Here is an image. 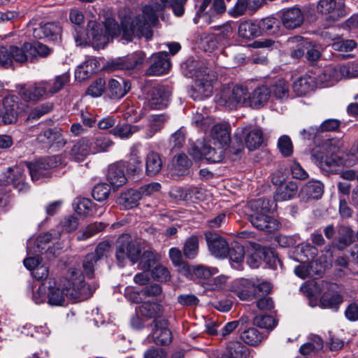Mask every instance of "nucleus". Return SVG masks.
I'll return each mask as SVG.
<instances>
[{
  "mask_svg": "<svg viewBox=\"0 0 358 358\" xmlns=\"http://www.w3.org/2000/svg\"><path fill=\"white\" fill-rule=\"evenodd\" d=\"M187 0H151L143 7L142 15H137L131 22H122V29L125 39L130 41L132 36H143L150 39L152 36L151 26L158 22V13L165 8L171 7L176 16L184 13Z\"/></svg>",
  "mask_w": 358,
  "mask_h": 358,
  "instance_id": "f257e3e1",
  "label": "nucleus"
},
{
  "mask_svg": "<svg viewBox=\"0 0 358 358\" xmlns=\"http://www.w3.org/2000/svg\"><path fill=\"white\" fill-rule=\"evenodd\" d=\"M48 303L50 306H60L65 302V297L71 299L83 300L91 296L97 285L90 286L84 281L82 273L76 268H71L68 276L57 285L48 282Z\"/></svg>",
  "mask_w": 358,
  "mask_h": 358,
  "instance_id": "f03ea898",
  "label": "nucleus"
},
{
  "mask_svg": "<svg viewBox=\"0 0 358 358\" xmlns=\"http://www.w3.org/2000/svg\"><path fill=\"white\" fill-rule=\"evenodd\" d=\"M185 75L194 78V86L189 91L194 100H201L210 96L213 92V83L216 80L215 73L199 62L187 60L185 64Z\"/></svg>",
  "mask_w": 358,
  "mask_h": 358,
  "instance_id": "7ed1b4c3",
  "label": "nucleus"
},
{
  "mask_svg": "<svg viewBox=\"0 0 358 358\" xmlns=\"http://www.w3.org/2000/svg\"><path fill=\"white\" fill-rule=\"evenodd\" d=\"M343 142L339 138H329L311 150V158L320 168L326 172H336L345 164L339 155Z\"/></svg>",
  "mask_w": 358,
  "mask_h": 358,
  "instance_id": "20e7f679",
  "label": "nucleus"
},
{
  "mask_svg": "<svg viewBox=\"0 0 358 358\" xmlns=\"http://www.w3.org/2000/svg\"><path fill=\"white\" fill-rule=\"evenodd\" d=\"M273 201L266 198H259L249 202L251 213L248 220L254 227L266 232H273L280 228L279 222L268 213L272 208Z\"/></svg>",
  "mask_w": 358,
  "mask_h": 358,
  "instance_id": "39448f33",
  "label": "nucleus"
},
{
  "mask_svg": "<svg viewBox=\"0 0 358 358\" xmlns=\"http://www.w3.org/2000/svg\"><path fill=\"white\" fill-rule=\"evenodd\" d=\"M141 250L140 245L134 241L128 234L121 235L116 245L115 257L121 266L127 260L132 264L136 263L141 257Z\"/></svg>",
  "mask_w": 358,
  "mask_h": 358,
  "instance_id": "423d86ee",
  "label": "nucleus"
},
{
  "mask_svg": "<svg viewBox=\"0 0 358 358\" xmlns=\"http://www.w3.org/2000/svg\"><path fill=\"white\" fill-rule=\"evenodd\" d=\"M120 32L118 24L114 22H108L103 31L101 24H94L90 32L92 42L96 48H103L109 42V37H114Z\"/></svg>",
  "mask_w": 358,
  "mask_h": 358,
  "instance_id": "0eeeda50",
  "label": "nucleus"
},
{
  "mask_svg": "<svg viewBox=\"0 0 358 358\" xmlns=\"http://www.w3.org/2000/svg\"><path fill=\"white\" fill-rule=\"evenodd\" d=\"M62 164V157L59 155L41 159L35 162L28 164L31 179L38 180L41 177L48 176V169L56 167Z\"/></svg>",
  "mask_w": 358,
  "mask_h": 358,
  "instance_id": "6e6552de",
  "label": "nucleus"
},
{
  "mask_svg": "<svg viewBox=\"0 0 358 358\" xmlns=\"http://www.w3.org/2000/svg\"><path fill=\"white\" fill-rule=\"evenodd\" d=\"M316 8L319 13L328 15L334 21L346 15L344 0H320Z\"/></svg>",
  "mask_w": 358,
  "mask_h": 358,
  "instance_id": "1a4fd4ad",
  "label": "nucleus"
},
{
  "mask_svg": "<svg viewBox=\"0 0 358 358\" xmlns=\"http://www.w3.org/2000/svg\"><path fill=\"white\" fill-rule=\"evenodd\" d=\"M205 238L211 255L220 258H224L227 256L229 245L222 236L217 233L207 231L205 233Z\"/></svg>",
  "mask_w": 358,
  "mask_h": 358,
  "instance_id": "9d476101",
  "label": "nucleus"
},
{
  "mask_svg": "<svg viewBox=\"0 0 358 358\" xmlns=\"http://www.w3.org/2000/svg\"><path fill=\"white\" fill-rule=\"evenodd\" d=\"M170 95V92L164 86L152 87L148 94L147 106L150 109H162L168 105Z\"/></svg>",
  "mask_w": 358,
  "mask_h": 358,
  "instance_id": "9b49d317",
  "label": "nucleus"
},
{
  "mask_svg": "<svg viewBox=\"0 0 358 358\" xmlns=\"http://www.w3.org/2000/svg\"><path fill=\"white\" fill-rule=\"evenodd\" d=\"M1 117L4 124H13L18 115V98L15 95H8L3 99Z\"/></svg>",
  "mask_w": 358,
  "mask_h": 358,
  "instance_id": "f8f14e48",
  "label": "nucleus"
},
{
  "mask_svg": "<svg viewBox=\"0 0 358 358\" xmlns=\"http://www.w3.org/2000/svg\"><path fill=\"white\" fill-rule=\"evenodd\" d=\"M145 55L138 52L128 57L117 58L109 65L113 70H131L139 68L144 62Z\"/></svg>",
  "mask_w": 358,
  "mask_h": 358,
  "instance_id": "ddd939ff",
  "label": "nucleus"
},
{
  "mask_svg": "<svg viewBox=\"0 0 358 358\" xmlns=\"http://www.w3.org/2000/svg\"><path fill=\"white\" fill-rule=\"evenodd\" d=\"M171 67L169 54L166 52H159L151 57V65L147 69L148 76H161L168 72Z\"/></svg>",
  "mask_w": 358,
  "mask_h": 358,
  "instance_id": "4468645a",
  "label": "nucleus"
},
{
  "mask_svg": "<svg viewBox=\"0 0 358 358\" xmlns=\"http://www.w3.org/2000/svg\"><path fill=\"white\" fill-rule=\"evenodd\" d=\"M61 27L53 22L41 24L33 29V36L36 38H48L50 41H58L61 38Z\"/></svg>",
  "mask_w": 358,
  "mask_h": 358,
  "instance_id": "2eb2a0df",
  "label": "nucleus"
},
{
  "mask_svg": "<svg viewBox=\"0 0 358 358\" xmlns=\"http://www.w3.org/2000/svg\"><path fill=\"white\" fill-rule=\"evenodd\" d=\"M20 94L22 99L27 101H37L43 96H49L48 82L43 81L28 88H22Z\"/></svg>",
  "mask_w": 358,
  "mask_h": 358,
  "instance_id": "dca6fc26",
  "label": "nucleus"
},
{
  "mask_svg": "<svg viewBox=\"0 0 358 358\" xmlns=\"http://www.w3.org/2000/svg\"><path fill=\"white\" fill-rule=\"evenodd\" d=\"M281 20L285 28L294 29L302 24L303 15L299 8L293 7L282 12Z\"/></svg>",
  "mask_w": 358,
  "mask_h": 358,
  "instance_id": "f3484780",
  "label": "nucleus"
},
{
  "mask_svg": "<svg viewBox=\"0 0 358 358\" xmlns=\"http://www.w3.org/2000/svg\"><path fill=\"white\" fill-rule=\"evenodd\" d=\"M155 329L152 331V338L157 345H167L171 342V331L166 327V321L164 319L154 320Z\"/></svg>",
  "mask_w": 358,
  "mask_h": 358,
  "instance_id": "a211bd4d",
  "label": "nucleus"
},
{
  "mask_svg": "<svg viewBox=\"0 0 358 358\" xmlns=\"http://www.w3.org/2000/svg\"><path fill=\"white\" fill-rule=\"evenodd\" d=\"M324 192V185L319 180H310L305 184L299 192V196L302 200L320 199Z\"/></svg>",
  "mask_w": 358,
  "mask_h": 358,
  "instance_id": "6ab92c4d",
  "label": "nucleus"
},
{
  "mask_svg": "<svg viewBox=\"0 0 358 358\" xmlns=\"http://www.w3.org/2000/svg\"><path fill=\"white\" fill-rule=\"evenodd\" d=\"M36 141L42 147H50L55 143H63L64 139L59 129H47L38 134Z\"/></svg>",
  "mask_w": 358,
  "mask_h": 358,
  "instance_id": "aec40b11",
  "label": "nucleus"
},
{
  "mask_svg": "<svg viewBox=\"0 0 358 358\" xmlns=\"http://www.w3.org/2000/svg\"><path fill=\"white\" fill-rule=\"evenodd\" d=\"M248 96V106L258 108L267 103L271 96V90L267 86L262 85L255 88Z\"/></svg>",
  "mask_w": 358,
  "mask_h": 358,
  "instance_id": "412c9836",
  "label": "nucleus"
},
{
  "mask_svg": "<svg viewBox=\"0 0 358 358\" xmlns=\"http://www.w3.org/2000/svg\"><path fill=\"white\" fill-rule=\"evenodd\" d=\"M107 180L113 187H118L125 184L127 178L124 174V166L121 163L110 165Z\"/></svg>",
  "mask_w": 358,
  "mask_h": 358,
  "instance_id": "4be33fe9",
  "label": "nucleus"
},
{
  "mask_svg": "<svg viewBox=\"0 0 358 358\" xmlns=\"http://www.w3.org/2000/svg\"><path fill=\"white\" fill-rule=\"evenodd\" d=\"M90 154H92V147L90 140L87 138L78 141L70 151L71 157L77 162L83 161Z\"/></svg>",
  "mask_w": 358,
  "mask_h": 358,
  "instance_id": "5701e85b",
  "label": "nucleus"
},
{
  "mask_svg": "<svg viewBox=\"0 0 358 358\" xmlns=\"http://www.w3.org/2000/svg\"><path fill=\"white\" fill-rule=\"evenodd\" d=\"M298 192L297 185L289 181L282 183L276 189L273 199L275 201H284L293 199Z\"/></svg>",
  "mask_w": 358,
  "mask_h": 358,
  "instance_id": "b1692460",
  "label": "nucleus"
},
{
  "mask_svg": "<svg viewBox=\"0 0 358 358\" xmlns=\"http://www.w3.org/2000/svg\"><path fill=\"white\" fill-rule=\"evenodd\" d=\"M108 88L111 97L120 99L129 91L131 84L129 80H125L122 78H119L117 80L112 78L108 81Z\"/></svg>",
  "mask_w": 358,
  "mask_h": 358,
  "instance_id": "393cba45",
  "label": "nucleus"
},
{
  "mask_svg": "<svg viewBox=\"0 0 358 358\" xmlns=\"http://www.w3.org/2000/svg\"><path fill=\"white\" fill-rule=\"evenodd\" d=\"M341 79L338 65L327 66L317 76V82L324 86L332 85Z\"/></svg>",
  "mask_w": 358,
  "mask_h": 358,
  "instance_id": "a878e982",
  "label": "nucleus"
},
{
  "mask_svg": "<svg viewBox=\"0 0 358 358\" xmlns=\"http://www.w3.org/2000/svg\"><path fill=\"white\" fill-rule=\"evenodd\" d=\"M191 162L187 155L180 154L176 157L173 167L171 169V176L174 179H179L181 176L189 174Z\"/></svg>",
  "mask_w": 358,
  "mask_h": 358,
  "instance_id": "bb28decb",
  "label": "nucleus"
},
{
  "mask_svg": "<svg viewBox=\"0 0 358 358\" xmlns=\"http://www.w3.org/2000/svg\"><path fill=\"white\" fill-rule=\"evenodd\" d=\"M210 135L215 144L217 142L218 145L224 148L230 141L229 127L227 124H215L211 129Z\"/></svg>",
  "mask_w": 358,
  "mask_h": 358,
  "instance_id": "cd10ccee",
  "label": "nucleus"
},
{
  "mask_svg": "<svg viewBox=\"0 0 358 358\" xmlns=\"http://www.w3.org/2000/svg\"><path fill=\"white\" fill-rule=\"evenodd\" d=\"M99 62L94 58L87 59L77 67L75 71L76 79L82 81L98 70Z\"/></svg>",
  "mask_w": 358,
  "mask_h": 358,
  "instance_id": "c85d7f7f",
  "label": "nucleus"
},
{
  "mask_svg": "<svg viewBox=\"0 0 358 358\" xmlns=\"http://www.w3.org/2000/svg\"><path fill=\"white\" fill-rule=\"evenodd\" d=\"M137 313L146 318L159 317L162 314V307L157 303L150 301L143 302L136 309Z\"/></svg>",
  "mask_w": 358,
  "mask_h": 358,
  "instance_id": "c756f323",
  "label": "nucleus"
},
{
  "mask_svg": "<svg viewBox=\"0 0 358 358\" xmlns=\"http://www.w3.org/2000/svg\"><path fill=\"white\" fill-rule=\"evenodd\" d=\"M245 134V144L249 150H254L259 148L264 142L263 134L259 129L248 130L244 129Z\"/></svg>",
  "mask_w": 358,
  "mask_h": 358,
  "instance_id": "7c9ffc66",
  "label": "nucleus"
},
{
  "mask_svg": "<svg viewBox=\"0 0 358 358\" xmlns=\"http://www.w3.org/2000/svg\"><path fill=\"white\" fill-rule=\"evenodd\" d=\"M292 87L296 95L300 96L306 95L314 89L315 78L307 75L302 76L293 83Z\"/></svg>",
  "mask_w": 358,
  "mask_h": 358,
  "instance_id": "2f4dec72",
  "label": "nucleus"
},
{
  "mask_svg": "<svg viewBox=\"0 0 358 358\" xmlns=\"http://www.w3.org/2000/svg\"><path fill=\"white\" fill-rule=\"evenodd\" d=\"M90 141L92 154L108 152L114 145L113 141L109 136L103 134L93 137Z\"/></svg>",
  "mask_w": 358,
  "mask_h": 358,
  "instance_id": "473e14b6",
  "label": "nucleus"
},
{
  "mask_svg": "<svg viewBox=\"0 0 358 358\" xmlns=\"http://www.w3.org/2000/svg\"><path fill=\"white\" fill-rule=\"evenodd\" d=\"M169 117L165 114L152 115L149 117V127L145 134V138H151L159 131L164 127V123L168 120Z\"/></svg>",
  "mask_w": 358,
  "mask_h": 358,
  "instance_id": "72a5a7b5",
  "label": "nucleus"
},
{
  "mask_svg": "<svg viewBox=\"0 0 358 358\" xmlns=\"http://www.w3.org/2000/svg\"><path fill=\"white\" fill-rule=\"evenodd\" d=\"M141 129L138 125H132L127 123L118 124L110 131V134L121 139H128Z\"/></svg>",
  "mask_w": 358,
  "mask_h": 358,
  "instance_id": "f704fd0d",
  "label": "nucleus"
},
{
  "mask_svg": "<svg viewBox=\"0 0 358 358\" xmlns=\"http://www.w3.org/2000/svg\"><path fill=\"white\" fill-rule=\"evenodd\" d=\"M233 89L224 87L215 96L217 104L224 106L229 109H234L238 107L237 103L234 102V96L232 95Z\"/></svg>",
  "mask_w": 358,
  "mask_h": 358,
  "instance_id": "c9c22d12",
  "label": "nucleus"
},
{
  "mask_svg": "<svg viewBox=\"0 0 358 358\" xmlns=\"http://www.w3.org/2000/svg\"><path fill=\"white\" fill-rule=\"evenodd\" d=\"M145 171L149 176H155L158 174L162 167V161L160 155L155 152H150L145 160Z\"/></svg>",
  "mask_w": 358,
  "mask_h": 358,
  "instance_id": "e433bc0d",
  "label": "nucleus"
},
{
  "mask_svg": "<svg viewBox=\"0 0 358 358\" xmlns=\"http://www.w3.org/2000/svg\"><path fill=\"white\" fill-rule=\"evenodd\" d=\"M141 199V194L138 189H131L121 194L119 198V203L125 208H131L137 206Z\"/></svg>",
  "mask_w": 358,
  "mask_h": 358,
  "instance_id": "4c0bfd02",
  "label": "nucleus"
},
{
  "mask_svg": "<svg viewBox=\"0 0 358 358\" xmlns=\"http://www.w3.org/2000/svg\"><path fill=\"white\" fill-rule=\"evenodd\" d=\"M238 35L246 39H250L261 35L259 26L257 23L252 21L241 22L238 27Z\"/></svg>",
  "mask_w": 358,
  "mask_h": 358,
  "instance_id": "58836bf2",
  "label": "nucleus"
},
{
  "mask_svg": "<svg viewBox=\"0 0 358 358\" xmlns=\"http://www.w3.org/2000/svg\"><path fill=\"white\" fill-rule=\"evenodd\" d=\"M203 157L211 163H218L222 161L224 155V148L217 145L213 148L210 145L204 144L203 145Z\"/></svg>",
  "mask_w": 358,
  "mask_h": 358,
  "instance_id": "ea45409f",
  "label": "nucleus"
},
{
  "mask_svg": "<svg viewBox=\"0 0 358 358\" xmlns=\"http://www.w3.org/2000/svg\"><path fill=\"white\" fill-rule=\"evenodd\" d=\"M248 355V348L241 342L235 341L228 344L222 356L229 357L230 358H247Z\"/></svg>",
  "mask_w": 358,
  "mask_h": 358,
  "instance_id": "a19ab883",
  "label": "nucleus"
},
{
  "mask_svg": "<svg viewBox=\"0 0 358 358\" xmlns=\"http://www.w3.org/2000/svg\"><path fill=\"white\" fill-rule=\"evenodd\" d=\"M323 346L322 339L319 336L313 334L308 337V341L301 346L299 352L303 355H308L321 350Z\"/></svg>",
  "mask_w": 358,
  "mask_h": 358,
  "instance_id": "79ce46f5",
  "label": "nucleus"
},
{
  "mask_svg": "<svg viewBox=\"0 0 358 358\" xmlns=\"http://www.w3.org/2000/svg\"><path fill=\"white\" fill-rule=\"evenodd\" d=\"M199 238L196 236H191L185 239L182 253L185 258L194 259L199 253Z\"/></svg>",
  "mask_w": 358,
  "mask_h": 358,
  "instance_id": "37998d69",
  "label": "nucleus"
},
{
  "mask_svg": "<svg viewBox=\"0 0 358 358\" xmlns=\"http://www.w3.org/2000/svg\"><path fill=\"white\" fill-rule=\"evenodd\" d=\"M241 338L248 345L256 346L264 340V336L256 328L250 327L241 332Z\"/></svg>",
  "mask_w": 358,
  "mask_h": 358,
  "instance_id": "c03bdc74",
  "label": "nucleus"
},
{
  "mask_svg": "<svg viewBox=\"0 0 358 358\" xmlns=\"http://www.w3.org/2000/svg\"><path fill=\"white\" fill-rule=\"evenodd\" d=\"M353 241V231L347 226L341 225L338 229V249L342 250L350 245Z\"/></svg>",
  "mask_w": 358,
  "mask_h": 358,
  "instance_id": "a18cd8bd",
  "label": "nucleus"
},
{
  "mask_svg": "<svg viewBox=\"0 0 358 358\" xmlns=\"http://www.w3.org/2000/svg\"><path fill=\"white\" fill-rule=\"evenodd\" d=\"M343 302V296L337 292H326L321 298V303L324 308L337 310Z\"/></svg>",
  "mask_w": 358,
  "mask_h": 358,
  "instance_id": "49530a36",
  "label": "nucleus"
},
{
  "mask_svg": "<svg viewBox=\"0 0 358 358\" xmlns=\"http://www.w3.org/2000/svg\"><path fill=\"white\" fill-rule=\"evenodd\" d=\"M269 89L271 94L278 99H285L289 96V85L283 79L275 81Z\"/></svg>",
  "mask_w": 358,
  "mask_h": 358,
  "instance_id": "de8ad7c7",
  "label": "nucleus"
},
{
  "mask_svg": "<svg viewBox=\"0 0 358 358\" xmlns=\"http://www.w3.org/2000/svg\"><path fill=\"white\" fill-rule=\"evenodd\" d=\"M259 31L261 34L262 31L268 34H276L280 29V22L275 17H266L262 20L259 23Z\"/></svg>",
  "mask_w": 358,
  "mask_h": 358,
  "instance_id": "09e8293b",
  "label": "nucleus"
},
{
  "mask_svg": "<svg viewBox=\"0 0 358 358\" xmlns=\"http://www.w3.org/2000/svg\"><path fill=\"white\" fill-rule=\"evenodd\" d=\"M27 43H24L20 48L11 45L13 61L19 63H24L27 61L31 62L30 50L28 48H27Z\"/></svg>",
  "mask_w": 358,
  "mask_h": 358,
  "instance_id": "8fccbe9b",
  "label": "nucleus"
},
{
  "mask_svg": "<svg viewBox=\"0 0 358 358\" xmlns=\"http://www.w3.org/2000/svg\"><path fill=\"white\" fill-rule=\"evenodd\" d=\"M29 48L31 52V62H34L37 60V57H46L48 56L52 50L45 45L41 43H36L34 44L27 43V48Z\"/></svg>",
  "mask_w": 358,
  "mask_h": 358,
  "instance_id": "3c124183",
  "label": "nucleus"
},
{
  "mask_svg": "<svg viewBox=\"0 0 358 358\" xmlns=\"http://www.w3.org/2000/svg\"><path fill=\"white\" fill-rule=\"evenodd\" d=\"M289 44H296V48L292 51L291 56L293 58L299 59L304 55V52L308 49V41L304 40L301 36H294L288 39Z\"/></svg>",
  "mask_w": 358,
  "mask_h": 358,
  "instance_id": "603ef678",
  "label": "nucleus"
},
{
  "mask_svg": "<svg viewBox=\"0 0 358 358\" xmlns=\"http://www.w3.org/2000/svg\"><path fill=\"white\" fill-rule=\"evenodd\" d=\"M241 300H248L253 296V281L242 279L240 280V287L235 291Z\"/></svg>",
  "mask_w": 358,
  "mask_h": 358,
  "instance_id": "864d4df0",
  "label": "nucleus"
},
{
  "mask_svg": "<svg viewBox=\"0 0 358 358\" xmlns=\"http://www.w3.org/2000/svg\"><path fill=\"white\" fill-rule=\"evenodd\" d=\"M23 175L24 170L20 166H17L13 168H8L6 183H13L17 187L20 185L24 186V184L22 183L24 180Z\"/></svg>",
  "mask_w": 358,
  "mask_h": 358,
  "instance_id": "5fc2aeb1",
  "label": "nucleus"
},
{
  "mask_svg": "<svg viewBox=\"0 0 358 358\" xmlns=\"http://www.w3.org/2000/svg\"><path fill=\"white\" fill-rule=\"evenodd\" d=\"M106 225L103 222H94L88 225L83 231H81L77 236L78 240L83 241L86 240L92 236L95 235L98 232L102 231L105 228Z\"/></svg>",
  "mask_w": 358,
  "mask_h": 358,
  "instance_id": "6e6d98bb",
  "label": "nucleus"
},
{
  "mask_svg": "<svg viewBox=\"0 0 358 358\" xmlns=\"http://www.w3.org/2000/svg\"><path fill=\"white\" fill-rule=\"evenodd\" d=\"M139 267L144 271H148L157 262V254L150 250L143 252L140 257Z\"/></svg>",
  "mask_w": 358,
  "mask_h": 358,
  "instance_id": "4d7b16f0",
  "label": "nucleus"
},
{
  "mask_svg": "<svg viewBox=\"0 0 358 358\" xmlns=\"http://www.w3.org/2000/svg\"><path fill=\"white\" fill-rule=\"evenodd\" d=\"M338 67L342 78L358 77V61L349 62L345 64L338 65Z\"/></svg>",
  "mask_w": 358,
  "mask_h": 358,
  "instance_id": "13d9d810",
  "label": "nucleus"
},
{
  "mask_svg": "<svg viewBox=\"0 0 358 358\" xmlns=\"http://www.w3.org/2000/svg\"><path fill=\"white\" fill-rule=\"evenodd\" d=\"M69 75L63 73L57 76L52 82H48L50 95H52L61 90L64 85L69 81Z\"/></svg>",
  "mask_w": 358,
  "mask_h": 358,
  "instance_id": "bf43d9fd",
  "label": "nucleus"
},
{
  "mask_svg": "<svg viewBox=\"0 0 358 358\" xmlns=\"http://www.w3.org/2000/svg\"><path fill=\"white\" fill-rule=\"evenodd\" d=\"M273 289L272 285L267 281H253V296L256 299L268 296Z\"/></svg>",
  "mask_w": 358,
  "mask_h": 358,
  "instance_id": "052dcab7",
  "label": "nucleus"
},
{
  "mask_svg": "<svg viewBox=\"0 0 358 358\" xmlns=\"http://www.w3.org/2000/svg\"><path fill=\"white\" fill-rule=\"evenodd\" d=\"M234 92V102L237 103V106L248 105V89L242 85H236L232 87Z\"/></svg>",
  "mask_w": 358,
  "mask_h": 358,
  "instance_id": "680f3d73",
  "label": "nucleus"
},
{
  "mask_svg": "<svg viewBox=\"0 0 358 358\" xmlns=\"http://www.w3.org/2000/svg\"><path fill=\"white\" fill-rule=\"evenodd\" d=\"M227 255H229L230 260L233 262L237 264L242 262L245 255L243 246L238 243L232 244L231 248L229 247Z\"/></svg>",
  "mask_w": 358,
  "mask_h": 358,
  "instance_id": "e2e57ef3",
  "label": "nucleus"
},
{
  "mask_svg": "<svg viewBox=\"0 0 358 358\" xmlns=\"http://www.w3.org/2000/svg\"><path fill=\"white\" fill-rule=\"evenodd\" d=\"M141 158L138 155V150L135 145L130 148L129 159L128 161V169L133 173H136L141 169Z\"/></svg>",
  "mask_w": 358,
  "mask_h": 358,
  "instance_id": "0e129e2a",
  "label": "nucleus"
},
{
  "mask_svg": "<svg viewBox=\"0 0 358 358\" xmlns=\"http://www.w3.org/2000/svg\"><path fill=\"white\" fill-rule=\"evenodd\" d=\"M169 257L175 266H182V271L186 275L189 273V266L182 262V255L181 251L177 248H171L169 250Z\"/></svg>",
  "mask_w": 358,
  "mask_h": 358,
  "instance_id": "69168bd1",
  "label": "nucleus"
},
{
  "mask_svg": "<svg viewBox=\"0 0 358 358\" xmlns=\"http://www.w3.org/2000/svg\"><path fill=\"white\" fill-rule=\"evenodd\" d=\"M300 137L303 141H313L314 143L320 139V131L318 126H310L306 129H302L299 132Z\"/></svg>",
  "mask_w": 358,
  "mask_h": 358,
  "instance_id": "338daca9",
  "label": "nucleus"
},
{
  "mask_svg": "<svg viewBox=\"0 0 358 358\" xmlns=\"http://www.w3.org/2000/svg\"><path fill=\"white\" fill-rule=\"evenodd\" d=\"M110 192V186L106 183L96 185L92 190L93 198L99 201L106 200Z\"/></svg>",
  "mask_w": 358,
  "mask_h": 358,
  "instance_id": "774afa93",
  "label": "nucleus"
}]
</instances>
